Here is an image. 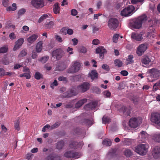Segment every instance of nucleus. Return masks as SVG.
Returning <instances> with one entry per match:
<instances>
[{
  "label": "nucleus",
  "mask_w": 160,
  "mask_h": 160,
  "mask_svg": "<svg viewBox=\"0 0 160 160\" xmlns=\"http://www.w3.org/2000/svg\"><path fill=\"white\" fill-rule=\"evenodd\" d=\"M147 19V17L145 15H143L133 20L130 22V26L132 28L139 29L142 26V23Z\"/></svg>",
  "instance_id": "nucleus-1"
},
{
  "label": "nucleus",
  "mask_w": 160,
  "mask_h": 160,
  "mask_svg": "<svg viewBox=\"0 0 160 160\" xmlns=\"http://www.w3.org/2000/svg\"><path fill=\"white\" fill-rule=\"evenodd\" d=\"M147 73L148 74L147 77L149 81L153 82L160 76V70L153 68L148 69Z\"/></svg>",
  "instance_id": "nucleus-2"
},
{
  "label": "nucleus",
  "mask_w": 160,
  "mask_h": 160,
  "mask_svg": "<svg viewBox=\"0 0 160 160\" xmlns=\"http://www.w3.org/2000/svg\"><path fill=\"white\" fill-rule=\"evenodd\" d=\"M149 147L147 144H140L135 148L134 150L139 154L144 155L147 153Z\"/></svg>",
  "instance_id": "nucleus-3"
},
{
  "label": "nucleus",
  "mask_w": 160,
  "mask_h": 160,
  "mask_svg": "<svg viewBox=\"0 0 160 160\" xmlns=\"http://www.w3.org/2000/svg\"><path fill=\"white\" fill-rule=\"evenodd\" d=\"M135 10L134 6L132 5H129L121 11V15L125 17L130 16L133 13Z\"/></svg>",
  "instance_id": "nucleus-4"
},
{
  "label": "nucleus",
  "mask_w": 160,
  "mask_h": 160,
  "mask_svg": "<svg viewBox=\"0 0 160 160\" xmlns=\"http://www.w3.org/2000/svg\"><path fill=\"white\" fill-rule=\"evenodd\" d=\"M64 156L68 158H73L76 159L80 158L81 156L80 153L76 152L73 151L68 150L65 152L64 154Z\"/></svg>",
  "instance_id": "nucleus-5"
},
{
  "label": "nucleus",
  "mask_w": 160,
  "mask_h": 160,
  "mask_svg": "<svg viewBox=\"0 0 160 160\" xmlns=\"http://www.w3.org/2000/svg\"><path fill=\"white\" fill-rule=\"evenodd\" d=\"M81 65L80 63L77 61L75 62L73 65L68 70V72L74 73L78 71L80 69Z\"/></svg>",
  "instance_id": "nucleus-6"
},
{
  "label": "nucleus",
  "mask_w": 160,
  "mask_h": 160,
  "mask_svg": "<svg viewBox=\"0 0 160 160\" xmlns=\"http://www.w3.org/2000/svg\"><path fill=\"white\" fill-rule=\"evenodd\" d=\"M142 122V120L139 118H131L129 122V126L132 128L137 127Z\"/></svg>",
  "instance_id": "nucleus-7"
},
{
  "label": "nucleus",
  "mask_w": 160,
  "mask_h": 160,
  "mask_svg": "<svg viewBox=\"0 0 160 160\" xmlns=\"http://www.w3.org/2000/svg\"><path fill=\"white\" fill-rule=\"evenodd\" d=\"M118 23V19L115 18H111L108 21V26L110 29L113 30L117 28Z\"/></svg>",
  "instance_id": "nucleus-8"
},
{
  "label": "nucleus",
  "mask_w": 160,
  "mask_h": 160,
  "mask_svg": "<svg viewBox=\"0 0 160 160\" xmlns=\"http://www.w3.org/2000/svg\"><path fill=\"white\" fill-rule=\"evenodd\" d=\"M148 45L147 44H142L139 45L136 51V53L139 56L142 55L144 52L147 49Z\"/></svg>",
  "instance_id": "nucleus-9"
},
{
  "label": "nucleus",
  "mask_w": 160,
  "mask_h": 160,
  "mask_svg": "<svg viewBox=\"0 0 160 160\" xmlns=\"http://www.w3.org/2000/svg\"><path fill=\"white\" fill-rule=\"evenodd\" d=\"M90 87V85L89 83L84 82L82 84L78 86L77 88L78 92L82 93L85 92L88 90Z\"/></svg>",
  "instance_id": "nucleus-10"
},
{
  "label": "nucleus",
  "mask_w": 160,
  "mask_h": 160,
  "mask_svg": "<svg viewBox=\"0 0 160 160\" xmlns=\"http://www.w3.org/2000/svg\"><path fill=\"white\" fill-rule=\"evenodd\" d=\"M151 120L152 122L160 126V114L154 113L151 115Z\"/></svg>",
  "instance_id": "nucleus-11"
},
{
  "label": "nucleus",
  "mask_w": 160,
  "mask_h": 160,
  "mask_svg": "<svg viewBox=\"0 0 160 160\" xmlns=\"http://www.w3.org/2000/svg\"><path fill=\"white\" fill-rule=\"evenodd\" d=\"M155 33V30L153 28V25H152L148 29V32L146 37V39H152L154 38L155 37L154 33Z\"/></svg>",
  "instance_id": "nucleus-12"
},
{
  "label": "nucleus",
  "mask_w": 160,
  "mask_h": 160,
  "mask_svg": "<svg viewBox=\"0 0 160 160\" xmlns=\"http://www.w3.org/2000/svg\"><path fill=\"white\" fill-rule=\"evenodd\" d=\"M52 57H56L57 59L59 60L64 54V51L61 49H58L52 52Z\"/></svg>",
  "instance_id": "nucleus-13"
},
{
  "label": "nucleus",
  "mask_w": 160,
  "mask_h": 160,
  "mask_svg": "<svg viewBox=\"0 0 160 160\" xmlns=\"http://www.w3.org/2000/svg\"><path fill=\"white\" fill-rule=\"evenodd\" d=\"M96 53L99 54V58L102 59L104 58V54L107 53V50L102 46H100L96 49Z\"/></svg>",
  "instance_id": "nucleus-14"
},
{
  "label": "nucleus",
  "mask_w": 160,
  "mask_h": 160,
  "mask_svg": "<svg viewBox=\"0 0 160 160\" xmlns=\"http://www.w3.org/2000/svg\"><path fill=\"white\" fill-rule=\"evenodd\" d=\"M32 5L36 8L43 7L44 5L43 0H33L31 2Z\"/></svg>",
  "instance_id": "nucleus-15"
},
{
  "label": "nucleus",
  "mask_w": 160,
  "mask_h": 160,
  "mask_svg": "<svg viewBox=\"0 0 160 160\" xmlns=\"http://www.w3.org/2000/svg\"><path fill=\"white\" fill-rule=\"evenodd\" d=\"M144 34V33L143 32L139 33L133 32L131 34V37L132 39L135 40H142L143 39V36Z\"/></svg>",
  "instance_id": "nucleus-16"
},
{
  "label": "nucleus",
  "mask_w": 160,
  "mask_h": 160,
  "mask_svg": "<svg viewBox=\"0 0 160 160\" xmlns=\"http://www.w3.org/2000/svg\"><path fill=\"white\" fill-rule=\"evenodd\" d=\"M153 157L155 159L160 158V147H155L152 151Z\"/></svg>",
  "instance_id": "nucleus-17"
},
{
  "label": "nucleus",
  "mask_w": 160,
  "mask_h": 160,
  "mask_svg": "<svg viewBox=\"0 0 160 160\" xmlns=\"http://www.w3.org/2000/svg\"><path fill=\"white\" fill-rule=\"evenodd\" d=\"M89 75L91 79L94 80L98 78V74L96 70H93L89 72Z\"/></svg>",
  "instance_id": "nucleus-18"
},
{
  "label": "nucleus",
  "mask_w": 160,
  "mask_h": 160,
  "mask_svg": "<svg viewBox=\"0 0 160 160\" xmlns=\"http://www.w3.org/2000/svg\"><path fill=\"white\" fill-rule=\"evenodd\" d=\"M97 105V103L96 102H93L86 105L84 108L88 110H92L95 108Z\"/></svg>",
  "instance_id": "nucleus-19"
},
{
  "label": "nucleus",
  "mask_w": 160,
  "mask_h": 160,
  "mask_svg": "<svg viewBox=\"0 0 160 160\" xmlns=\"http://www.w3.org/2000/svg\"><path fill=\"white\" fill-rule=\"evenodd\" d=\"M87 100L86 98H84L79 100L75 104V108H79L84 103L87 102Z\"/></svg>",
  "instance_id": "nucleus-20"
},
{
  "label": "nucleus",
  "mask_w": 160,
  "mask_h": 160,
  "mask_svg": "<svg viewBox=\"0 0 160 160\" xmlns=\"http://www.w3.org/2000/svg\"><path fill=\"white\" fill-rule=\"evenodd\" d=\"M121 112H122L123 114L125 116L129 115L131 112V110L130 108H128L124 106H122L120 110Z\"/></svg>",
  "instance_id": "nucleus-21"
},
{
  "label": "nucleus",
  "mask_w": 160,
  "mask_h": 160,
  "mask_svg": "<svg viewBox=\"0 0 160 160\" xmlns=\"http://www.w3.org/2000/svg\"><path fill=\"white\" fill-rule=\"evenodd\" d=\"M151 61V59L147 56H143L141 59V62L143 64L147 65Z\"/></svg>",
  "instance_id": "nucleus-22"
},
{
  "label": "nucleus",
  "mask_w": 160,
  "mask_h": 160,
  "mask_svg": "<svg viewBox=\"0 0 160 160\" xmlns=\"http://www.w3.org/2000/svg\"><path fill=\"white\" fill-rule=\"evenodd\" d=\"M60 157L58 155L51 154L48 156L46 158V160H60Z\"/></svg>",
  "instance_id": "nucleus-23"
},
{
  "label": "nucleus",
  "mask_w": 160,
  "mask_h": 160,
  "mask_svg": "<svg viewBox=\"0 0 160 160\" xmlns=\"http://www.w3.org/2000/svg\"><path fill=\"white\" fill-rule=\"evenodd\" d=\"M152 139L157 142H160V132H156L152 135Z\"/></svg>",
  "instance_id": "nucleus-24"
},
{
  "label": "nucleus",
  "mask_w": 160,
  "mask_h": 160,
  "mask_svg": "<svg viewBox=\"0 0 160 160\" xmlns=\"http://www.w3.org/2000/svg\"><path fill=\"white\" fill-rule=\"evenodd\" d=\"M148 135L147 133L145 131H142L141 132L139 137H141L142 141L144 142L146 140L148 139Z\"/></svg>",
  "instance_id": "nucleus-25"
},
{
  "label": "nucleus",
  "mask_w": 160,
  "mask_h": 160,
  "mask_svg": "<svg viewBox=\"0 0 160 160\" xmlns=\"http://www.w3.org/2000/svg\"><path fill=\"white\" fill-rule=\"evenodd\" d=\"M23 43V41H16L13 50L14 51L19 48Z\"/></svg>",
  "instance_id": "nucleus-26"
},
{
  "label": "nucleus",
  "mask_w": 160,
  "mask_h": 160,
  "mask_svg": "<svg viewBox=\"0 0 160 160\" xmlns=\"http://www.w3.org/2000/svg\"><path fill=\"white\" fill-rule=\"evenodd\" d=\"M79 144L78 143V142L73 141L71 142L69 145V147L71 148L76 149L79 148Z\"/></svg>",
  "instance_id": "nucleus-27"
},
{
  "label": "nucleus",
  "mask_w": 160,
  "mask_h": 160,
  "mask_svg": "<svg viewBox=\"0 0 160 160\" xmlns=\"http://www.w3.org/2000/svg\"><path fill=\"white\" fill-rule=\"evenodd\" d=\"M42 42L41 41L38 43L36 48L37 52H39L41 51L42 49Z\"/></svg>",
  "instance_id": "nucleus-28"
},
{
  "label": "nucleus",
  "mask_w": 160,
  "mask_h": 160,
  "mask_svg": "<svg viewBox=\"0 0 160 160\" xmlns=\"http://www.w3.org/2000/svg\"><path fill=\"white\" fill-rule=\"evenodd\" d=\"M53 12L54 13L58 14L59 13L60 8L58 6V3H56L53 6Z\"/></svg>",
  "instance_id": "nucleus-29"
},
{
  "label": "nucleus",
  "mask_w": 160,
  "mask_h": 160,
  "mask_svg": "<svg viewBox=\"0 0 160 160\" xmlns=\"http://www.w3.org/2000/svg\"><path fill=\"white\" fill-rule=\"evenodd\" d=\"M71 91H70V89L68 90L67 92L64 93L62 95V97L63 98H69L72 96L71 94Z\"/></svg>",
  "instance_id": "nucleus-30"
},
{
  "label": "nucleus",
  "mask_w": 160,
  "mask_h": 160,
  "mask_svg": "<svg viewBox=\"0 0 160 160\" xmlns=\"http://www.w3.org/2000/svg\"><path fill=\"white\" fill-rule=\"evenodd\" d=\"M112 142L108 139H106L104 140L102 142V144L107 146H110L112 145Z\"/></svg>",
  "instance_id": "nucleus-31"
},
{
  "label": "nucleus",
  "mask_w": 160,
  "mask_h": 160,
  "mask_svg": "<svg viewBox=\"0 0 160 160\" xmlns=\"http://www.w3.org/2000/svg\"><path fill=\"white\" fill-rule=\"evenodd\" d=\"M64 145V142L63 141H61L57 142L56 144L57 148L58 149H62Z\"/></svg>",
  "instance_id": "nucleus-32"
},
{
  "label": "nucleus",
  "mask_w": 160,
  "mask_h": 160,
  "mask_svg": "<svg viewBox=\"0 0 160 160\" xmlns=\"http://www.w3.org/2000/svg\"><path fill=\"white\" fill-rule=\"evenodd\" d=\"M115 66H117L118 67H120L122 65V62L119 59H116L114 61Z\"/></svg>",
  "instance_id": "nucleus-33"
},
{
  "label": "nucleus",
  "mask_w": 160,
  "mask_h": 160,
  "mask_svg": "<svg viewBox=\"0 0 160 160\" xmlns=\"http://www.w3.org/2000/svg\"><path fill=\"white\" fill-rule=\"evenodd\" d=\"M49 56H44L41 58L39 60L42 63H44L48 61V60L49 59Z\"/></svg>",
  "instance_id": "nucleus-34"
},
{
  "label": "nucleus",
  "mask_w": 160,
  "mask_h": 160,
  "mask_svg": "<svg viewBox=\"0 0 160 160\" xmlns=\"http://www.w3.org/2000/svg\"><path fill=\"white\" fill-rule=\"evenodd\" d=\"M133 56L132 55H130L128 56V58L127 59V61L128 62V63L130 64L134 62V61L133 60Z\"/></svg>",
  "instance_id": "nucleus-35"
},
{
  "label": "nucleus",
  "mask_w": 160,
  "mask_h": 160,
  "mask_svg": "<svg viewBox=\"0 0 160 160\" xmlns=\"http://www.w3.org/2000/svg\"><path fill=\"white\" fill-rule=\"evenodd\" d=\"M54 23L53 21H51L46 24L45 27L47 28H53Z\"/></svg>",
  "instance_id": "nucleus-36"
},
{
  "label": "nucleus",
  "mask_w": 160,
  "mask_h": 160,
  "mask_svg": "<svg viewBox=\"0 0 160 160\" xmlns=\"http://www.w3.org/2000/svg\"><path fill=\"white\" fill-rule=\"evenodd\" d=\"M132 142V140L131 139L128 138L124 139L123 141L124 144L127 145H129L131 144Z\"/></svg>",
  "instance_id": "nucleus-37"
},
{
  "label": "nucleus",
  "mask_w": 160,
  "mask_h": 160,
  "mask_svg": "<svg viewBox=\"0 0 160 160\" xmlns=\"http://www.w3.org/2000/svg\"><path fill=\"white\" fill-rule=\"evenodd\" d=\"M124 152V155L127 157H130L132 154L131 151L128 149H126Z\"/></svg>",
  "instance_id": "nucleus-38"
},
{
  "label": "nucleus",
  "mask_w": 160,
  "mask_h": 160,
  "mask_svg": "<svg viewBox=\"0 0 160 160\" xmlns=\"http://www.w3.org/2000/svg\"><path fill=\"white\" fill-rule=\"evenodd\" d=\"M144 0H131V2L132 4H136L138 3L142 4L144 2Z\"/></svg>",
  "instance_id": "nucleus-39"
},
{
  "label": "nucleus",
  "mask_w": 160,
  "mask_h": 160,
  "mask_svg": "<svg viewBox=\"0 0 160 160\" xmlns=\"http://www.w3.org/2000/svg\"><path fill=\"white\" fill-rule=\"evenodd\" d=\"M110 120L109 118L105 116H103L102 118V123L105 124L108 123L110 122Z\"/></svg>",
  "instance_id": "nucleus-40"
},
{
  "label": "nucleus",
  "mask_w": 160,
  "mask_h": 160,
  "mask_svg": "<svg viewBox=\"0 0 160 160\" xmlns=\"http://www.w3.org/2000/svg\"><path fill=\"white\" fill-rule=\"evenodd\" d=\"M20 122L18 120H17L15 121V122L14 123V126L16 130L17 131H19L20 129V128L19 127Z\"/></svg>",
  "instance_id": "nucleus-41"
},
{
  "label": "nucleus",
  "mask_w": 160,
  "mask_h": 160,
  "mask_svg": "<svg viewBox=\"0 0 160 160\" xmlns=\"http://www.w3.org/2000/svg\"><path fill=\"white\" fill-rule=\"evenodd\" d=\"M35 78L37 80H39L40 78H42V76L39 72H37L35 75Z\"/></svg>",
  "instance_id": "nucleus-42"
},
{
  "label": "nucleus",
  "mask_w": 160,
  "mask_h": 160,
  "mask_svg": "<svg viewBox=\"0 0 160 160\" xmlns=\"http://www.w3.org/2000/svg\"><path fill=\"white\" fill-rule=\"evenodd\" d=\"M48 16V15L46 14H43L41 17H40L38 20V22L39 23H40L42 22L44 19L46 18Z\"/></svg>",
  "instance_id": "nucleus-43"
},
{
  "label": "nucleus",
  "mask_w": 160,
  "mask_h": 160,
  "mask_svg": "<svg viewBox=\"0 0 160 160\" xmlns=\"http://www.w3.org/2000/svg\"><path fill=\"white\" fill-rule=\"evenodd\" d=\"M70 90L71 91V92L72 96L77 95L78 93L77 88L75 89H70Z\"/></svg>",
  "instance_id": "nucleus-44"
},
{
  "label": "nucleus",
  "mask_w": 160,
  "mask_h": 160,
  "mask_svg": "<svg viewBox=\"0 0 160 160\" xmlns=\"http://www.w3.org/2000/svg\"><path fill=\"white\" fill-rule=\"evenodd\" d=\"M8 47L7 46L2 47L0 48V53H4L8 50Z\"/></svg>",
  "instance_id": "nucleus-45"
},
{
  "label": "nucleus",
  "mask_w": 160,
  "mask_h": 160,
  "mask_svg": "<svg viewBox=\"0 0 160 160\" xmlns=\"http://www.w3.org/2000/svg\"><path fill=\"white\" fill-rule=\"evenodd\" d=\"M38 36L36 34H34L30 36L28 39V40H36L38 38Z\"/></svg>",
  "instance_id": "nucleus-46"
},
{
  "label": "nucleus",
  "mask_w": 160,
  "mask_h": 160,
  "mask_svg": "<svg viewBox=\"0 0 160 160\" xmlns=\"http://www.w3.org/2000/svg\"><path fill=\"white\" fill-rule=\"evenodd\" d=\"M58 85V83L56 80H55L54 82L50 84V87L52 89L54 88V86H57Z\"/></svg>",
  "instance_id": "nucleus-47"
},
{
  "label": "nucleus",
  "mask_w": 160,
  "mask_h": 160,
  "mask_svg": "<svg viewBox=\"0 0 160 160\" xmlns=\"http://www.w3.org/2000/svg\"><path fill=\"white\" fill-rule=\"evenodd\" d=\"M27 52L25 50H23L21 51L18 55L19 57H23L27 55Z\"/></svg>",
  "instance_id": "nucleus-48"
},
{
  "label": "nucleus",
  "mask_w": 160,
  "mask_h": 160,
  "mask_svg": "<svg viewBox=\"0 0 160 160\" xmlns=\"http://www.w3.org/2000/svg\"><path fill=\"white\" fill-rule=\"evenodd\" d=\"M84 122L87 125L91 126L93 124L92 122L88 119H85L84 120Z\"/></svg>",
  "instance_id": "nucleus-49"
},
{
  "label": "nucleus",
  "mask_w": 160,
  "mask_h": 160,
  "mask_svg": "<svg viewBox=\"0 0 160 160\" xmlns=\"http://www.w3.org/2000/svg\"><path fill=\"white\" fill-rule=\"evenodd\" d=\"M26 12V10L24 8H21L18 11V14L19 16L22 15Z\"/></svg>",
  "instance_id": "nucleus-50"
},
{
  "label": "nucleus",
  "mask_w": 160,
  "mask_h": 160,
  "mask_svg": "<svg viewBox=\"0 0 160 160\" xmlns=\"http://www.w3.org/2000/svg\"><path fill=\"white\" fill-rule=\"evenodd\" d=\"M103 94L104 96L107 97H109L111 96V93L108 90H106L103 92Z\"/></svg>",
  "instance_id": "nucleus-51"
},
{
  "label": "nucleus",
  "mask_w": 160,
  "mask_h": 160,
  "mask_svg": "<svg viewBox=\"0 0 160 160\" xmlns=\"http://www.w3.org/2000/svg\"><path fill=\"white\" fill-rule=\"evenodd\" d=\"M2 4L4 7H7L9 4V0H3Z\"/></svg>",
  "instance_id": "nucleus-52"
},
{
  "label": "nucleus",
  "mask_w": 160,
  "mask_h": 160,
  "mask_svg": "<svg viewBox=\"0 0 160 160\" xmlns=\"http://www.w3.org/2000/svg\"><path fill=\"white\" fill-rule=\"evenodd\" d=\"M59 125L60 123L58 122H57L53 125H52L50 127L51 129H53L57 128L59 126Z\"/></svg>",
  "instance_id": "nucleus-53"
},
{
  "label": "nucleus",
  "mask_w": 160,
  "mask_h": 160,
  "mask_svg": "<svg viewBox=\"0 0 160 160\" xmlns=\"http://www.w3.org/2000/svg\"><path fill=\"white\" fill-rule=\"evenodd\" d=\"M102 68L107 71H109L110 69L109 66L106 64H104L102 65Z\"/></svg>",
  "instance_id": "nucleus-54"
},
{
  "label": "nucleus",
  "mask_w": 160,
  "mask_h": 160,
  "mask_svg": "<svg viewBox=\"0 0 160 160\" xmlns=\"http://www.w3.org/2000/svg\"><path fill=\"white\" fill-rule=\"evenodd\" d=\"M78 14L77 11L74 9H72L71 10V14L73 16H76Z\"/></svg>",
  "instance_id": "nucleus-55"
},
{
  "label": "nucleus",
  "mask_w": 160,
  "mask_h": 160,
  "mask_svg": "<svg viewBox=\"0 0 160 160\" xmlns=\"http://www.w3.org/2000/svg\"><path fill=\"white\" fill-rule=\"evenodd\" d=\"M93 91L97 94H99L101 92V90L100 89L97 87H95L94 88Z\"/></svg>",
  "instance_id": "nucleus-56"
},
{
  "label": "nucleus",
  "mask_w": 160,
  "mask_h": 160,
  "mask_svg": "<svg viewBox=\"0 0 160 160\" xmlns=\"http://www.w3.org/2000/svg\"><path fill=\"white\" fill-rule=\"evenodd\" d=\"M67 28L68 27H65L62 28L60 31L62 33L64 34H67Z\"/></svg>",
  "instance_id": "nucleus-57"
},
{
  "label": "nucleus",
  "mask_w": 160,
  "mask_h": 160,
  "mask_svg": "<svg viewBox=\"0 0 160 160\" xmlns=\"http://www.w3.org/2000/svg\"><path fill=\"white\" fill-rule=\"evenodd\" d=\"M120 35L118 34H115L113 37V40H118L119 39Z\"/></svg>",
  "instance_id": "nucleus-58"
},
{
  "label": "nucleus",
  "mask_w": 160,
  "mask_h": 160,
  "mask_svg": "<svg viewBox=\"0 0 160 160\" xmlns=\"http://www.w3.org/2000/svg\"><path fill=\"white\" fill-rule=\"evenodd\" d=\"M23 67L22 64L20 65L18 64H15L14 66V68L15 69H18L20 68V67Z\"/></svg>",
  "instance_id": "nucleus-59"
},
{
  "label": "nucleus",
  "mask_w": 160,
  "mask_h": 160,
  "mask_svg": "<svg viewBox=\"0 0 160 160\" xmlns=\"http://www.w3.org/2000/svg\"><path fill=\"white\" fill-rule=\"evenodd\" d=\"M9 38L11 39H13L16 38V36L13 32L11 33L9 35Z\"/></svg>",
  "instance_id": "nucleus-60"
},
{
  "label": "nucleus",
  "mask_w": 160,
  "mask_h": 160,
  "mask_svg": "<svg viewBox=\"0 0 160 160\" xmlns=\"http://www.w3.org/2000/svg\"><path fill=\"white\" fill-rule=\"evenodd\" d=\"M121 74L123 76H126L128 74V72L126 70H122L121 72Z\"/></svg>",
  "instance_id": "nucleus-61"
},
{
  "label": "nucleus",
  "mask_w": 160,
  "mask_h": 160,
  "mask_svg": "<svg viewBox=\"0 0 160 160\" xmlns=\"http://www.w3.org/2000/svg\"><path fill=\"white\" fill-rule=\"evenodd\" d=\"M73 30L71 29L68 28H67V33L69 35H72L73 33Z\"/></svg>",
  "instance_id": "nucleus-62"
},
{
  "label": "nucleus",
  "mask_w": 160,
  "mask_h": 160,
  "mask_svg": "<svg viewBox=\"0 0 160 160\" xmlns=\"http://www.w3.org/2000/svg\"><path fill=\"white\" fill-rule=\"evenodd\" d=\"M132 101L135 104H137L138 103V99L137 97H133L132 98Z\"/></svg>",
  "instance_id": "nucleus-63"
},
{
  "label": "nucleus",
  "mask_w": 160,
  "mask_h": 160,
  "mask_svg": "<svg viewBox=\"0 0 160 160\" xmlns=\"http://www.w3.org/2000/svg\"><path fill=\"white\" fill-rule=\"evenodd\" d=\"M23 71L24 72H27L26 73H30L29 69L28 68H26V67H23Z\"/></svg>",
  "instance_id": "nucleus-64"
}]
</instances>
